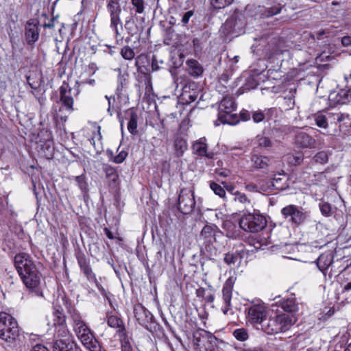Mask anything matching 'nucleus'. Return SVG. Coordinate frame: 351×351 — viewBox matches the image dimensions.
Segmentation results:
<instances>
[{"label": "nucleus", "mask_w": 351, "mask_h": 351, "mask_svg": "<svg viewBox=\"0 0 351 351\" xmlns=\"http://www.w3.org/2000/svg\"><path fill=\"white\" fill-rule=\"evenodd\" d=\"M233 0H210V3L215 9H221L230 5Z\"/></svg>", "instance_id": "49530a36"}, {"label": "nucleus", "mask_w": 351, "mask_h": 351, "mask_svg": "<svg viewBox=\"0 0 351 351\" xmlns=\"http://www.w3.org/2000/svg\"><path fill=\"white\" fill-rule=\"evenodd\" d=\"M121 55L125 60H132L134 58L135 53L130 47L125 46L121 50Z\"/></svg>", "instance_id": "37998d69"}, {"label": "nucleus", "mask_w": 351, "mask_h": 351, "mask_svg": "<svg viewBox=\"0 0 351 351\" xmlns=\"http://www.w3.org/2000/svg\"><path fill=\"white\" fill-rule=\"evenodd\" d=\"M274 111V108H267L264 110H258L252 112V117L254 122L258 123L265 119H269Z\"/></svg>", "instance_id": "bb28decb"}, {"label": "nucleus", "mask_w": 351, "mask_h": 351, "mask_svg": "<svg viewBox=\"0 0 351 351\" xmlns=\"http://www.w3.org/2000/svg\"><path fill=\"white\" fill-rule=\"evenodd\" d=\"M208 342L209 346L206 347V351H224L218 346V339L216 337L210 336Z\"/></svg>", "instance_id": "a19ab883"}, {"label": "nucleus", "mask_w": 351, "mask_h": 351, "mask_svg": "<svg viewBox=\"0 0 351 351\" xmlns=\"http://www.w3.org/2000/svg\"><path fill=\"white\" fill-rule=\"evenodd\" d=\"M205 138H201L192 145V150L193 154L201 156L206 157L208 158H213V153L208 152V145L206 143Z\"/></svg>", "instance_id": "f3484780"}, {"label": "nucleus", "mask_w": 351, "mask_h": 351, "mask_svg": "<svg viewBox=\"0 0 351 351\" xmlns=\"http://www.w3.org/2000/svg\"><path fill=\"white\" fill-rule=\"evenodd\" d=\"M306 341L307 342L310 341L309 338H305L304 337H300L295 343V348L298 350V351H304V348L306 346H304L303 341Z\"/></svg>", "instance_id": "4d7b16f0"}, {"label": "nucleus", "mask_w": 351, "mask_h": 351, "mask_svg": "<svg viewBox=\"0 0 351 351\" xmlns=\"http://www.w3.org/2000/svg\"><path fill=\"white\" fill-rule=\"evenodd\" d=\"M210 188L215 193V195H218L223 200L226 199V193L224 189V186L223 187L220 184L215 182H210Z\"/></svg>", "instance_id": "f704fd0d"}, {"label": "nucleus", "mask_w": 351, "mask_h": 351, "mask_svg": "<svg viewBox=\"0 0 351 351\" xmlns=\"http://www.w3.org/2000/svg\"><path fill=\"white\" fill-rule=\"evenodd\" d=\"M304 160V154L302 152H296L288 156V161L291 165H300Z\"/></svg>", "instance_id": "c9c22d12"}, {"label": "nucleus", "mask_w": 351, "mask_h": 351, "mask_svg": "<svg viewBox=\"0 0 351 351\" xmlns=\"http://www.w3.org/2000/svg\"><path fill=\"white\" fill-rule=\"evenodd\" d=\"M195 206L193 191L189 189H182L178 198V209L184 215L192 213Z\"/></svg>", "instance_id": "1a4fd4ad"}, {"label": "nucleus", "mask_w": 351, "mask_h": 351, "mask_svg": "<svg viewBox=\"0 0 351 351\" xmlns=\"http://www.w3.org/2000/svg\"><path fill=\"white\" fill-rule=\"evenodd\" d=\"M144 60H147V56L143 54L138 56L136 58L135 66L137 67L138 70L142 73H143L144 71L141 66V62H143Z\"/></svg>", "instance_id": "bf43d9fd"}, {"label": "nucleus", "mask_w": 351, "mask_h": 351, "mask_svg": "<svg viewBox=\"0 0 351 351\" xmlns=\"http://www.w3.org/2000/svg\"><path fill=\"white\" fill-rule=\"evenodd\" d=\"M194 12L193 10L186 12L182 18V23L183 25H186L189 23L190 18L193 15Z\"/></svg>", "instance_id": "680f3d73"}, {"label": "nucleus", "mask_w": 351, "mask_h": 351, "mask_svg": "<svg viewBox=\"0 0 351 351\" xmlns=\"http://www.w3.org/2000/svg\"><path fill=\"white\" fill-rule=\"evenodd\" d=\"M269 158L267 156L253 155L251 161L256 169H265L269 166Z\"/></svg>", "instance_id": "cd10ccee"}, {"label": "nucleus", "mask_w": 351, "mask_h": 351, "mask_svg": "<svg viewBox=\"0 0 351 351\" xmlns=\"http://www.w3.org/2000/svg\"><path fill=\"white\" fill-rule=\"evenodd\" d=\"M314 160L316 162L320 163V164H325L328 162V154L324 152H319L317 153L315 156L313 157Z\"/></svg>", "instance_id": "a18cd8bd"}, {"label": "nucleus", "mask_w": 351, "mask_h": 351, "mask_svg": "<svg viewBox=\"0 0 351 351\" xmlns=\"http://www.w3.org/2000/svg\"><path fill=\"white\" fill-rule=\"evenodd\" d=\"M80 93L77 83L73 87H71L68 83L64 82L60 87V101L69 112L73 110V97H77Z\"/></svg>", "instance_id": "6e6552de"}, {"label": "nucleus", "mask_w": 351, "mask_h": 351, "mask_svg": "<svg viewBox=\"0 0 351 351\" xmlns=\"http://www.w3.org/2000/svg\"><path fill=\"white\" fill-rule=\"evenodd\" d=\"M245 312L247 313V321L252 324H259L261 325L267 315L265 306L261 304H254L245 308Z\"/></svg>", "instance_id": "ddd939ff"}, {"label": "nucleus", "mask_w": 351, "mask_h": 351, "mask_svg": "<svg viewBox=\"0 0 351 351\" xmlns=\"http://www.w3.org/2000/svg\"><path fill=\"white\" fill-rule=\"evenodd\" d=\"M134 313L139 324L149 330V326L152 323L154 319L152 314L141 304L134 306Z\"/></svg>", "instance_id": "4468645a"}, {"label": "nucleus", "mask_w": 351, "mask_h": 351, "mask_svg": "<svg viewBox=\"0 0 351 351\" xmlns=\"http://www.w3.org/2000/svg\"><path fill=\"white\" fill-rule=\"evenodd\" d=\"M281 174L275 176L273 178L272 185L277 189H283L285 188V184H281L282 178L280 177Z\"/></svg>", "instance_id": "864d4df0"}, {"label": "nucleus", "mask_w": 351, "mask_h": 351, "mask_svg": "<svg viewBox=\"0 0 351 351\" xmlns=\"http://www.w3.org/2000/svg\"><path fill=\"white\" fill-rule=\"evenodd\" d=\"M186 63L188 66L187 71L190 75L198 77L202 75L204 69L197 60H189Z\"/></svg>", "instance_id": "5701e85b"}, {"label": "nucleus", "mask_w": 351, "mask_h": 351, "mask_svg": "<svg viewBox=\"0 0 351 351\" xmlns=\"http://www.w3.org/2000/svg\"><path fill=\"white\" fill-rule=\"evenodd\" d=\"M103 170L106 173V177L108 180L110 184L116 185L119 179L117 169L109 165H104Z\"/></svg>", "instance_id": "c756f323"}, {"label": "nucleus", "mask_w": 351, "mask_h": 351, "mask_svg": "<svg viewBox=\"0 0 351 351\" xmlns=\"http://www.w3.org/2000/svg\"><path fill=\"white\" fill-rule=\"evenodd\" d=\"M75 181L77 184V186L82 191H86L87 189V184L85 181V177L84 176H76Z\"/></svg>", "instance_id": "6e6d98bb"}, {"label": "nucleus", "mask_w": 351, "mask_h": 351, "mask_svg": "<svg viewBox=\"0 0 351 351\" xmlns=\"http://www.w3.org/2000/svg\"><path fill=\"white\" fill-rule=\"evenodd\" d=\"M131 1L136 13L141 14L144 12L145 6L143 0H131Z\"/></svg>", "instance_id": "8fccbe9b"}, {"label": "nucleus", "mask_w": 351, "mask_h": 351, "mask_svg": "<svg viewBox=\"0 0 351 351\" xmlns=\"http://www.w3.org/2000/svg\"><path fill=\"white\" fill-rule=\"evenodd\" d=\"M241 259L242 257L238 252L227 253L223 258L224 262L230 266L239 265L241 262Z\"/></svg>", "instance_id": "473e14b6"}, {"label": "nucleus", "mask_w": 351, "mask_h": 351, "mask_svg": "<svg viewBox=\"0 0 351 351\" xmlns=\"http://www.w3.org/2000/svg\"><path fill=\"white\" fill-rule=\"evenodd\" d=\"M56 335L57 337H64L66 336L69 331H68V329L66 328V326H65V324L58 325V326H56Z\"/></svg>", "instance_id": "603ef678"}, {"label": "nucleus", "mask_w": 351, "mask_h": 351, "mask_svg": "<svg viewBox=\"0 0 351 351\" xmlns=\"http://www.w3.org/2000/svg\"><path fill=\"white\" fill-rule=\"evenodd\" d=\"M239 226L245 232H258L267 225V219L259 213H244L239 219Z\"/></svg>", "instance_id": "39448f33"}, {"label": "nucleus", "mask_w": 351, "mask_h": 351, "mask_svg": "<svg viewBox=\"0 0 351 351\" xmlns=\"http://www.w3.org/2000/svg\"><path fill=\"white\" fill-rule=\"evenodd\" d=\"M232 286L228 281L225 283L222 289V298L225 304V307L222 309L223 313L226 315L228 313L231 306Z\"/></svg>", "instance_id": "4be33fe9"}, {"label": "nucleus", "mask_w": 351, "mask_h": 351, "mask_svg": "<svg viewBox=\"0 0 351 351\" xmlns=\"http://www.w3.org/2000/svg\"><path fill=\"white\" fill-rule=\"evenodd\" d=\"M25 40L29 45H33L39 38V29L34 20H29L25 25Z\"/></svg>", "instance_id": "dca6fc26"}, {"label": "nucleus", "mask_w": 351, "mask_h": 351, "mask_svg": "<svg viewBox=\"0 0 351 351\" xmlns=\"http://www.w3.org/2000/svg\"><path fill=\"white\" fill-rule=\"evenodd\" d=\"M40 152L43 156L49 159L53 156V143L51 141H46L44 144L41 146Z\"/></svg>", "instance_id": "72a5a7b5"}, {"label": "nucleus", "mask_w": 351, "mask_h": 351, "mask_svg": "<svg viewBox=\"0 0 351 351\" xmlns=\"http://www.w3.org/2000/svg\"><path fill=\"white\" fill-rule=\"evenodd\" d=\"M347 93L346 89H341L337 94L331 93L329 98L330 100L334 101L335 104H344L350 101Z\"/></svg>", "instance_id": "2f4dec72"}, {"label": "nucleus", "mask_w": 351, "mask_h": 351, "mask_svg": "<svg viewBox=\"0 0 351 351\" xmlns=\"http://www.w3.org/2000/svg\"><path fill=\"white\" fill-rule=\"evenodd\" d=\"M81 270L83 272V274L86 276L87 279L89 281L93 282L96 285V286L99 289V290H100L101 294L104 295L106 291H105L104 289L101 287V285L100 284H99L97 279L96 278V276L93 273L90 265L81 269Z\"/></svg>", "instance_id": "7c9ffc66"}, {"label": "nucleus", "mask_w": 351, "mask_h": 351, "mask_svg": "<svg viewBox=\"0 0 351 351\" xmlns=\"http://www.w3.org/2000/svg\"><path fill=\"white\" fill-rule=\"evenodd\" d=\"M53 317H54L53 324L55 326H58V325L65 324L66 317L62 311H60L58 309L56 310L53 312Z\"/></svg>", "instance_id": "79ce46f5"}, {"label": "nucleus", "mask_w": 351, "mask_h": 351, "mask_svg": "<svg viewBox=\"0 0 351 351\" xmlns=\"http://www.w3.org/2000/svg\"><path fill=\"white\" fill-rule=\"evenodd\" d=\"M107 324L110 327L118 329V336H123L126 332L123 320L116 315H107Z\"/></svg>", "instance_id": "412c9836"}, {"label": "nucleus", "mask_w": 351, "mask_h": 351, "mask_svg": "<svg viewBox=\"0 0 351 351\" xmlns=\"http://www.w3.org/2000/svg\"><path fill=\"white\" fill-rule=\"evenodd\" d=\"M125 28L132 36L141 33L143 30V26L136 24L133 16L125 20Z\"/></svg>", "instance_id": "b1692460"}, {"label": "nucleus", "mask_w": 351, "mask_h": 351, "mask_svg": "<svg viewBox=\"0 0 351 351\" xmlns=\"http://www.w3.org/2000/svg\"><path fill=\"white\" fill-rule=\"evenodd\" d=\"M223 232L216 225H206L203 227L199 236V241L202 245V252L213 253L215 252V248L213 246V243L217 241V237L221 236Z\"/></svg>", "instance_id": "423d86ee"}, {"label": "nucleus", "mask_w": 351, "mask_h": 351, "mask_svg": "<svg viewBox=\"0 0 351 351\" xmlns=\"http://www.w3.org/2000/svg\"><path fill=\"white\" fill-rule=\"evenodd\" d=\"M234 200L237 201L240 203L244 204L246 202H248V203L250 202V201L248 199V198L244 193H240L239 191H236L235 193H234Z\"/></svg>", "instance_id": "5fc2aeb1"}, {"label": "nucleus", "mask_w": 351, "mask_h": 351, "mask_svg": "<svg viewBox=\"0 0 351 351\" xmlns=\"http://www.w3.org/2000/svg\"><path fill=\"white\" fill-rule=\"evenodd\" d=\"M334 255L332 252L328 251L322 254L317 259V266L319 269L324 273L333 262Z\"/></svg>", "instance_id": "aec40b11"}, {"label": "nucleus", "mask_w": 351, "mask_h": 351, "mask_svg": "<svg viewBox=\"0 0 351 351\" xmlns=\"http://www.w3.org/2000/svg\"><path fill=\"white\" fill-rule=\"evenodd\" d=\"M320 211L325 216H330L331 214V206L328 202H320L319 204Z\"/></svg>", "instance_id": "3c124183"}, {"label": "nucleus", "mask_w": 351, "mask_h": 351, "mask_svg": "<svg viewBox=\"0 0 351 351\" xmlns=\"http://www.w3.org/2000/svg\"><path fill=\"white\" fill-rule=\"evenodd\" d=\"M107 10L110 16V27L114 31L117 36H120L118 25H122L120 19L121 12L120 0H109L107 4Z\"/></svg>", "instance_id": "9b49d317"}, {"label": "nucleus", "mask_w": 351, "mask_h": 351, "mask_svg": "<svg viewBox=\"0 0 351 351\" xmlns=\"http://www.w3.org/2000/svg\"><path fill=\"white\" fill-rule=\"evenodd\" d=\"M325 34L324 30L319 32L315 36L311 33L305 34L303 36L304 40H306L310 48H315L319 46V41L322 40V36Z\"/></svg>", "instance_id": "c85d7f7f"}, {"label": "nucleus", "mask_w": 351, "mask_h": 351, "mask_svg": "<svg viewBox=\"0 0 351 351\" xmlns=\"http://www.w3.org/2000/svg\"><path fill=\"white\" fill-rule=\"evenodd\" d=\"M280 212L285 220L295 226L304 223L309 217L308 212L304 208L294 204L286 206Z\"/></svg>", "instance_id": "0eeeda50"}, {"label": "nucleus", "mask_w": 351, "mask_h": 351, "mask_svg": "<svg viewBox=\"0 0 351 351\" xmlns=\"http://www.w3.org/2000/svg\"><path fill=\"white\" fill-rule=\"evenodd\" d=\"M70 317L72 320V326L73 327L78 325L79 324L84 322L83 320L81 314L76 311L75 309H70L69 310Z\"/></svg>", "instance_id": "4c0bfd02"}, {"label": "nucleus", "mask_w": 351, "mask_h": 351, "mask_svg": "<svg viewBox=\"0 0 351 351\" xmlns=\"http://www.w3.org/2000/svg\"><path fill=\"white\" fill-rule=\"evenodd\" d=\"M296 320L293 315L279 314L269 319L265 318L261 325V329L268 335L277 334L287 330Z\"/></svg>", "instance_id": "f03ea898"}, {"label": "nucleus", "mask_w": 351, "mask_h": 351, "mask_svg": "<svg viewBox=\"0 0 351 351\" xmlns=\"http://www.w3.org/2000/svg\"><path fill=\"white\" fill-rule=\"evenodd\" d=\"M14 264L25 286L37 295H42L40 285L43 276L32 257L27 253H19L14 256Z\"/></svg>", "instance_id": "f257e3e1"}, {"label": "nucleus", "mask_w": 351, "mask_h": 351, "mask_svg": "<svg viewBox=\"0 0 351 351\" xmlns=\"http://www.w3.org/2000/svg\"><path fill=\"white\" fill-rule=\"evenodd\" d=\"M53 351H76L77 344L68 339H56L53 343Z\"/></svg>", "instance_id": "a211bd4d"}, {"label": "nucleus", "mask_w": 351, "mask_h": 351, "mask_svg": "<svg viewBox=\"0 0 351 351\" xmlns=\"http://www.w3.org/2000/svg\"><path fill=\"white\" fill-rule=\"evenodd\" d=\"M76 258H77V263H78L80 269H82V268L90 265L89 260L86 257L84 254L78 253L77 254Z\"/></svg>", "instance_id": "09e8293b"}, {"label": "nucleus", "mask_w": 351, "mask_h": 351, "mask_svg": "<svg viewBox=\"0 0 351 351\" xmlns=\"http://www.w3.org/2000/svg\"><path fill=\"white\" fill-rule=\"evenodd\" d=\"M173 147L175 156L177 158L182 157L188 148L186 141L182 136H177L174 139Z\"/></svg>", "instance_id": "a878e982"}, {"label": "nucleus", "mask_w": 351, "mask_h": 351, "mask_svg": "<svg viewBox=\"0 0 351 351\" xmlns=\"http://www.w3.org/2000/svg\"><path fill=\"white\" fill-rule=\"evenodd\" d=\"M119 337L121 341V351H132L133 349L127 332H124L123 336H119Z\"/></svg>", "instance_id": "e433bc0d"}, {"label": "nucleus", "mask_w": 351, "mask_h": 351, "mask_svg": "<svg viewBox=\"0 0 351 351\" xmlns=\"http://www.w3.org/2000/svg\"><path fill=\"white\" fill-rule=\"evenodd\" d=\"M281 307L285 311V314L295 315L293 313L298 310V303L296 299L291 296L281 302Z\"/></svg>", "instance_id": "393cba45"}, {"label": "nucleus", "mask_w": 351, "mask_h": 351, "mask_svg": "<svg viewBox=\"0 0 351 351\" xmlns=\"http://www.w3.org/2000/svg\"><path fill=\"white\" fill-rule=\"evenodd\" d=\"M284 101L285 102V104L287 105L286 109H291L293 108L294 104H295V101H294L293 95H290L289 97H285Z\"/></svg>", "instance_id": "052dcab7"}, {"label": "nucleus", "mask_w": 351, "mask_h": 351, "mask_svg": "<svg viewBox=\"0 0 351 351\" xmlns=\"http://www.w3.org/2000/svg\"><path fill=\"white\" fill-rule=\"evenodd\" d=\"M237 106L234 99L232 97H224L221 101L218 108V119L214 121L215 126L221 123L234 125L239 122L237 114L233 112L236 110Z\"/></svg>", "instance_id": "20e7f679"}, {"label": "nucleus", "mask_w": 351, "mask_h": 351, "mask_svg": "<svg viewBox=\"0 0 351 351\" xmlns=\"http://www.w3.org/2000/svg\"><path fill=\"white\" fill-rule=\"evenodd\" d=\"M224 27L230 33H237L243 28V23L238 15L233 14L226 21Z\"/></svg>", "instance_id": "6ab92c4d"}, {"label": "nucleus", "mask_w": 351, "mask_h": 351, "mask_svg": "<svg viewBox=\"0 0 351 351\" xmlns=\"http://www.w3.org/2000/svg\"><path fill=\"white\" fill-rule=\"evenodd\" d=\"M282 6L276 1L267 3L265 6L258 5L256 8L257 15L260 18H269L279 14L281 12Z\"/></svg>", "instance_id": "2eb2a0df"}, {"label": "nucleus", "mask_w": 351, "mask_h": 351, "mask_svg": "<svg viewBox=\"0 0 351 351\" xmlns=\"http://www.w3.org/2000/svg\"><path fill=\"white\" fill-rule=\"evenodd\" d=\"M31 351H49V350L42 344H36L33 346Z\"/></svg>", "instance_id": "338daca9"}, {"label": "nucleus", "mask_w": 351, "mask_h": 351, "mask_svg": "<svg viewBox=\"0 0 351 351\" xmlns=\"http://www.w3.org/2000/svg\"><path fill=\"white\" fill-rule=\"evenodd\" d=\"M292 132L294 133V143L300 148H315L317 147V141L308 133L293 128Z\"/></svg>", "instance_id": "f8f14e48"}, {"label": "nucleus", "mask_w": 351, "mask_h": 351, "mask_svg": "<svg viewBox=\"0 0 351 351\" xmlns=\"http://www.w3.org/2000/svg\"><path fill=\"white\" fill-rule=\"evenodd\" d=\"M341 44L344 47L351 46V36H345L341 38Z\"/></svg>", "instance_id": "0e129e2a"}, {"label": "nucleus", "mask_w": 351, "mask_h": 351, "mask_svg": "<svg viewBox=\"0 0 351 351\" xmlns=\"http://www.w3.org/2000/svg\"><path fill=\"white\" fill-rule=\"evenodd\" d=\"M137 115L132 112L130 114V118L128 123V130L132 134H135L137 131Z\"/></svg>", "instance_id": "ea45409f"}, {"label": "nucleus", "mask_w": 351, "mask_h": 351, "mask_svg": "<svg viewBox=\"0 0 351 351\" xmlns=\"http://www.w3.org/2000/svg\"><path fill=\"white\" fill-rule=\"evenodd\" d=\"M84 347L88 351H106L95 337L93 332L88 326L80 333L76 334Z\"/></svg>", "instance_id": "9d476101"}, {"label": "nucleus", "mask_w": 351, "mask_h": 351, "mask_svg": "<svg viewBox=\"0 0 351 351\" xmlns=\"http://www.w3.org/2000/svg\"><path fill=\"white\" fill-rule=\"evenodd\" d=\"M128 156V152H125V151H121L118 155H117L114 159H113V162L117 163V164H120L121 162H123L125 159Z\"/></svg>", "instance_id": "13d9d810"}, {"label": "nucleus", "mask_w": 351, "mask_h": 351, "mask_svg": "<svg viewBox=\"0 0 351 351\" xmlns=\"http://www.w3.org/2000/svg\"><path fill=\"white\" fill-rule=\"evenodd\" d=\"M19 330L16 319L10 315L0 313V339L9 346L14 344Z\"/></svg>", "instance_id": "7ed1b4c3"}, {"label": "nucleus", "mask_w": 351, "mask_h": 351, "mask_svg": "<svg viewBox=\"0 0 351 351\" xmlns=\"http://www.w3.org/2000/svg\"><path fill=\"white\" fill-rule=\"evenodd\" d=\"M86 327H88V325L84 322L83 323L79 324L78 325L73 326V330L76 335L77 333H80V332L82 331L83 330H86Z\"/></svg>", "instance_id": "e2e57ef3"}, {"label": "nucleus", "mask_w": 351, "mask_h": 351, "mask_svg": "<svg viewBox=\"0 0 351 351\" xmlns=\"http://www.w3.org/2000/svg\"><path fill=\"white\" fill-rule=\"evenodd\" d=\"M151 67H152V71H156L160 69V67L158 64V60H156V58L154 56L152 57Z\"/></svg>", "instance_id": "69168bd1"}, {"label": "nucleus", "mask_w": 351, "mask_h": 351, "mask_svg": "<svg viewBox=\"0 0 351 351\" xmlns=\"http://www.w3.org/2000/svg\"><path fill=\"white\" fill-rule=\"evenodd\" d=\"M257 145L261 148L268 149L272 146V142L269 138L264 136H256Z\"/></svg>", "instance_id": "58836bf2"}, {"label": "nucleus", "mask_w": 351, "mask_h": 351, "mask_svg": "<svg viewBox=\"0 0 351 351\" xmlns=\"http://www.w3.org/2000/svg\"><path fill=\"white\" fill-rule=\"evenodd\" d=\"M56 21V17H53L50 21L48 23H45L44 25H43V27L45 28H49V29H51V28H53L54 26H55V21Z\"/></svg>", "instance_id": "774afa93"}, {"label": "nucleus", "mask_w": 351, "mask_h": 351, "mask_svg": "<svg viewBox=\"0 0 351 351\" xmlns=\"http://www.w3.org/2000/svg\"><path fill=\"white\" fill-rule=\"evenodd\" d=\"M234 337L239 341H245L248 338L247 331L243 328L237 329L233 332Z\"/></svg>", "instance_id": "de8ad7c7"}, {"label": "nucleus", "mask_w": 351, "mask_h": 351, "mask_svg": "<svg viewBox=\"0 0 351 351\" xmlns=\"http://www.w3.org/2000/svg\"><path fill=\"white\" fill-rule=\"evenodd\" d=\"M316 125L322 128L326 129L328 128L327 118L322 114H316L314 117Z\"/></svg>", "instance_id": "c03bdc74"}]
</instances>
